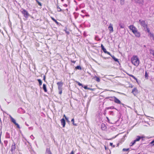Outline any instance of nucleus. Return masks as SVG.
<instances>
[{"instance_id": "f257e3e1", "label": "nucleus", "mask_w": 154, "mask_h": 154, "mask_svg": "<svg viewBox=\"0 0 154 154\" xmlns=\"http://www.w3.org/2000/svg\"><path fill=\"white\" fill-rule=\"evenodd\" d=\"M129 28L131 30L132 32L134 33L136 37H139L140 36V32L137 31V29L134 25H130L129 26Z\"/></svg>"}, {"instance_id": "f03ea898", "label": "nucleus", "mask_w": 154, "mask_h": 154, "mask_svg": "<svg viewBox=\"0 0 154 154\" xmlns=\"http://www.w3.org/2000/svg\"><path fill=\"white\" fill-rule=\"evenodd\" d=\"M132 63L135 66H137L139 64V60L137 57L136 56H133L131 58Z\"/></svg>"}, {"instance_id": "7ed1b4c3", "label": "nucleus", "mask_w": 154, "mask_h": 154, "mask_svg": "<svg viewBox=\"0 0 154 154\" xmlns=\"http://www.w3.org/2000/svg\"><path fill=\"white\" fill-rule=\"evenodd\" d=\"M22 14L23 15V16L26 18H27L28 17L30 16V15L28 12L24 9H22V11H21Z\"/></svg>"}, {"instance_id": "20e7f679", "label": "nucleus", "mask_w": 154, "mask_h": 154, "mask_svg": "<svg viewBox=\"0 0 154 154\" xmlns=\"http://www.w3.org/2000/svg\"><path fill=\"white\" fill-rule=\"evenodd\" d=\"M139 22L140 25L143 27L144 29H145V28H146L148 26L147 24L145 23L144 20H140Z\"/></svg>"}, {"instance_id": "39448f33", "label": "nucleus", "mask_w": 154, "mask_h": 154, "mask_svg": "<svg viewBox=\"0 0 154 154\" xmlns=\"http://www.w3.org/2000/svg\"><path fill=\"white\" fill-rule=\"evenodd\" d=\"M16 149V144L13 142L11 146V152L12 154H13L15 152V150Z\"/></svg>"}, {"instance_id": "423d86ee", "label": "nucleus", "mask_w": 154, "mask_h": 154, "mask_svg": "<svg viewBox=\"0 0 154 154\" xmlns=\"http://www.w3.org/2000/svg\"><path fill=\"white\" fill-rule=\"evenodd\" d=\"M119 29H120V28L123 29L125 28V26L124 24L122 21L120 20L119 22Z\"/></svg>"}, {"instance_id": "0eeeda50", "label": "nucleus", "mask_w": 154, "mask_h": 154, "mask_svg": "<svg viewBox=\"0 0 154 154\" xmlns=\"http://www.w3.org/2000/svg\"><path fill=\"white\" fill-rule=\"evenodd\" d=\"M57 84L58 86V90L62 89V87L63 85V83L62 82H57Z\"/></svg>"}, {"instance_id": "6e6552de", "label": "nucleus", "mask_w": 154, "mask_h": 154, "mask_svg": "<svg viewBox=\"0 0 154 154\" xmlns=\"http://www.w3.org/2000/svg\"><path fill=\"white\" fill-rule=\"evenodd\" d=\"M143 138L144 137L143 136H137V138L134 140L136 142L139 141L140 140H141L142 141H143L144 140Z\"/></svg>"}, {"instance_id": "1a4fd4ad", "label": "nucleus", "mask_w": 154, "mask_h": 154, "mask_svg": "<svg viewBox=\"0 0 154 154\" xmlns=\"http://www.w3.org/2000/svg\"><path fill=\"white\" fill-rule=\"evenodd\" d=\"M138 90L136 88H134L132 90V93L134 96H136L138 94Z\"/></svg>"}, {"instance_id": "9d476101", "label": "nucleus", "mask_w": 154, "mask_h": 154, "mask_svg": "<svg viewBox=\"0 0 154 154\" xmlns=\"http://www.w3.org/2000/svg\"><path fill=\"white\" fill-rule=\"evenodd\" d=\"M113 101L115 102V103L118 104H121V102L120 101L118 98H117L116 97H114V100H113Z\"/></svg>"}, {"instance_id": "9b49d317", "label": "nucleus", "mask_w": 154, "mask_h": 154, "mask_svg": "<svg viewBox=\"0 0 154 154\" xmlns=\"http://www.w3.org/2000/svg\"><path fill=\"white\" fill-rule=\"evenodd\" d=\"M18 112L20 113H25V111L22 108H19L18 109Z\"/></svg>"}, {"instance_id": "f8f14e48", "label": "nucleus", "mask_w": 154, "mask_h": 154, "mask_svg": "<svg viewBox=\"0 0 154 154\" xmlns=\"http://www.w3.org/2000/svg\"><path fill=\"white\" fill-rule=\"evenodd\" d=\"M60 121L61 125L63 126V128L64 127L66 124V122L65 119L64 118H63L60 120Z\"/></svg>"}, {"instance_id": "ddd939ff", "label": "nucleus", "mask_w": 154, "mask_h": 154, "mask_svg": "<svg viewBox=\"0 0 154 154\" xmlns=\"http://www.w3.org/2000/svg\"><path fill=\"white\" fill-rule=\"evenodd\" d=\"M135 2L140 5H143V0H135Z\"/></svg>"}, {"instance_id": "4468645a", "label": "nucleus", "mask_w": 154, "mask_h": 154, "mask_svg": "<svg viewBox=\"0 0 154 154\" xmlns=\"http://www.w3.org/2000/svg\"><path fill=\"white\" fill-rule=\"evenodd\" d=\"M108 29L110 31V32H113V28L112 27V25L110 23L108 27Z\"/></svg>"}, {"instance_id": "2eb2a0df", "label": "nucleus", "mask_w": 154, "mask_h": 154, "mask_svg": "<svg viewBox=\"0 0 154 154\" xmlns=\"http://www.w3.org/2000/svg\"><path fill=\"white\" fill-rule=\"evenodd\" d=\"M101 128L103 130H105L106 128V126L105 124L102 123L101 125Z\"/></svg>"}, {"instance_id": "dca6fc26", "label": "nucleus", "mask_w": 154, "mask_h": 154, "mask_svg": "<svg viewBox=\"0 0 154 154\" xmlns=\"http://www.w3.org/2000/svg\"><path fill=\"white\" fill-rule=\"evenodd\" d=\"M10 118L11 119V122L14 123V124L16 123V120L13 118L11 116H10Z\"/></svg>"}, {"instance_id": "f3484780", "label": "nucleus", "mask_w": 154, "mask_h": 154, "mask_svg": "<svg viewBox=\"0 0 154 154\" xmlns=\"http://www.w3.org/2000/svg\"><path fill=\"white\" fill-rule=\"evenodd\" d=\"M43 89L44 90L45 92H47V89L46 88V85L45 84H44L43 85Z\"/></svg>"}, {"instance_id": "a211bd4d", "label": "nucleus", "mask_w": 154, "mask_h": 154, "mask_svg": "<svg viewBox=\"0 0 154 154\" xmlns=\"http://www.w3.org/2000/svg\"><path fill=\"white\" fill-rule=\"evenodd\" d=\"M111 57H112V58L116 62H118V63H119V64H120V63H119V62L118 60V59H117L114 56H111Z\"/></svg>"}, {"instance_id": "6ab92c4d", "label": "nucleus", "mask_w": 154, "mask_h": 154, "mask_svg": "<svg viewBox=\"0 0 154 154\" xmlns=\"http://www.w3.org/2000/svg\"><path fill=\"white\" fill-rule=\"evenodd\" d=\"M101 47L102 49L103 50V52L105 53L107 51L106 49L104 48V46L102 44L101 45Z\"/></svg>"}, {"instance_id": "aec40b11", "label": "nucleus", "mask_w": 154, "mask_h": 154, "mask_svg": "<svg viewBox=\"0 0 154 154\" xmlns=\"http://www.w3.org/2000/svg\"><path fill=\"white\" fill-rule=\"evenodd\" d=\"M148 35L151 38H152V39L154 41V36L153 34L151 32Z\"/></svg>"}, {"instance_id": "412c9836", "label": "nucleus", "mask_w": 154, "mask_h": 154, "mask_svg": "<svg viewBox=\"0 0 154 154\" xmlns=\"http://www.w3.org/2000/svg\"><path fill=\"white\" fill-rule=\"evenodd\" d=\"M106 109H115L116 110L118 111H119L118 109H117L116 108H115L114 106H110V107H107V108H106Z\"/></svg>"}, {"instance_id": "4be33fe9", "label": "nucleus", "mask_w": 154, "mask_h": 154, "mask_svg": "<svg viewBox=\"0 0 154 154\" xmlns=\"http://www.w3.org/2000/svg\"><path fill=\"white\" fill-rule=\"evenodd\" d=\"M5 137L6 138H10V136L9 133L8 132H7L5 135Z\"/></svg>"}, {"instance_id": "5701e85b", "label": "nucleus", "mask_w": 154, "mask_h": 154, "mask_svg": "<svg viewBox=\"0 0 154 154\" xmlns=\"http://www.w3.org/2000/svg\"><path fill=\"white\" fill-rule=\"evenodd\" d=\"M46 153L47 154H52L49 149L47 148L46 150Z\"/></svg>"}, {"instance_id": "b1692460", "label": "nucleus", "mask_w": 154, "mask_h": 154, "mask_svg": "<svg viewBox=\"0 0 154 154\" xmlns=\"http://www.w3.org/2000/svg\"><path fill=\"white\" fill-rule=\"evenodd\" d=\"M94 79L95 78L96 80L98 82H99L100 81V79L99 78L96 76H95L94 77Z\"/></svg>"}, {"instance_id": "393cba45", "label": "nucleus", "mask_w": 154, "mask_h": 154, "mask_svg": "<svg viewBox=\"0 0 154 154\" xmlns=\"http://www.w3.org/2000/svg\"><path fill=\"white\" fill-rule=\"evenodd\" d=\"M149 51L150 54H152L154 57V50L152 49H150L149 50Z\"/></svg>"}, {"instance_id": "a878e982", "label": "nucleus", "mask_w": 154, "mask_h": 154, "mask_svg": "<svg viewBox=\"0 0 154 154\" xmlns=\"http://www.w3.org/2000/svg\"><path fill=\"white\" fill-rule=\"evenodd\" d=\"M74 17L75 19H76L78 17L79 15V14L78 13L74 12Z\"/></svg>"}, {"instance_id": "bb28decb", "label": "nucleus", "mask_w": 154, "mask_h": 154, "mask_svg": "<svg viewBox=\"0 0 154 154\" xmlns=\"http://www.w3.org/2000/svg\"><path fill=\"white\" fill-rule=\"evenodd\" d=\"M136 142L134 140L133 141L131 142L130 143V146H132L134 145L135 143Z\"/></svg>"}, {"instance_id": "cd10ccee", "label": "nucleus", "mask_w": 154, "mask_h": 154, "mask_svg": "<svg viewBox=\"0 0 154 154\" xmlns=\"http://www.w3.org/2000/svg\"><path fill=\"white\" fill-rule=\"evenodd\" d=\"M52 19L53 20L54 22H55V23L58 25L59 24V23L56 20H55V19H54V18L52 17Z\"/></svg>"}, {"instance_id": "c85d7f7f", "label": "nucleus", "mask_w": 154, "mask_h": 154, "mask_svg": "<svg viewBox=\"0 0 154 154\" xmlns=\"http://www.w3.org/2000/svg\"><path fill=\"white\" fill-rule=\"evenodd\" d=\"M144 29L149 34L151 32L150 31L148 27V26L146 28H145V29Z\"/></svg>"}, {"instance_id": "c756f323", "label": "nucleus", "mask_w": 154, "mask_h": 154, "mask_svg": "<svg viewBox=\"0 0 154 154\" xmlns=\"http://www.w3.org/2000/svg\"><path fill=\"white\" fill-rule=\"evenodd\" d=\"M129 76L132 77L134 79L137 81V79L133 75H128Z\"/></svg>"}, {"instance_id": "7c9ffc66", "label": "nucleus", "mask_w": 154, "mask_h": 154, "mask_svg": "<svg viewBox=\"0 0 154 154\" xmlns=\"http://www.w3.org/2000/svg\"><path fill=\"white\" fill-rule=\"evenodd\" d=\"M145 78H146V79H148V74L146 71L145 72Z\"/></svg>"}, {"instance_id": "2f4dec72", "label": "nucleus", "mask_w": 154, "mask_h": 154, "mask_svg": "<svg viewBox=\"0 0 154 154\" xmlns=\"http://www.w3.org/2000/svg\"><path fill=\"white\" fill-rule=\"evenodd\" d=\"M37 81L38 82L39 85H42V80L40 79H38Z\"/></svg>"}, {"instance_id": "473e14b6", "label": "nucleus", "mask_w": 154, "mask_h": 154, "mask_svg": "<svg viewBox=\"0 0 154 154\" xmlns=\"http://www.w3.org/2000/svg\"><path fill=\"white\" fill-rule=\"evenodd\" d=\"M115 96H112V97H109V100L110 101H113V100H114V97H115Z\"/></svg>"}, {"instance_id": "72a5a7b5", "label": "nucleus", "mask_w": 154, "mask_h": 154, "mask_svg": "<svg viewBox=\"0 0 154 154\" xmlns=\"http://www.w3.org/2000/svg\"><path fill=\"white\" fill-rule=\"evenodd\" d=\"M149 145L152 146H154V140L149 143Z\"/></svg>"}, {"instance_id": "f704fd0d", "label": "nucleus", "mask_w": 154, "mask_h": 154, "mask_svg": "<svg viewBox=\"0 0 154 154\" xmlns=\"http://www.w3.org/2000/svg\"><path fill=\"white\" fill-rule=\"evenodd\" d=\"M57 9L58 11L60 12L62 11L61 9L58 6H57Z\"/></svg>"}, {"instance_id": "c9c22d12", "label": "nucleus", "mask_w": 154, "mask_h": 154, "mask_svg": "<svg viewBox=\"0 0 154 154\" xmlns=\"http://www.w3.org/2000/svg\"><path fill=\"white\" fill-rule=\"evenodd\" d=\"M120 3L122 5H123L125 3L124 0H120Z\"/></svg>"}, {"instance_id": "e433bc0d", "label": "nucleus", "mask_w": 154, "mask_h": 154, "mask_svg": "<svg viewBox=\"0 0 154 154\" xmlns=\"http://www.w3.org/2000/svg\"><path fill=\"white\" fill-rule=\"evenodd\" d=\"M75 69H76L81 70L82 69V68L81 66H78L75 67Z\"/></svg>"}, {"instance_id": "4c0bfd02", "label": "nucleus", "mask_w": 154, "mask_h": 154, "mask_svg": "<svg viewBox=\"0 0 154 154\" xmlns=\"http://www.w3.org/2000/svg\"><path fill=\"white\" fill-rule=\"evenodd\" d=\"M95 39L96 40H97V41H100V39L99 38V37L98 36H96L95 37Z\"/></svg>"}, {"instance_id": "58836bf2", "label": "nucleus", "mask_w": 154, "mask_h": 154, "mask_svg": "<svg viewBox=\"0 0 154 154\" xmlns=\"http://www.w3.org/2000/svg\"><path fill=\"white\" fill-rule=\"evenodd\" d=\"M71 122H72V124L75 126H77V124L74 123V119H72L71 120Z\"/></svg>"}, {"instance_id": "ea45409f", "label": "nucleus", "mask_w": 154, "mask_h": 154, "mask_svg": "<svg viewBox=\"0 0 154 154\" xmlns=\"http://www.w3.org/2000/svg\"><path fill=\"white\" fill-rule=\"evenodd\" d=\"M109 114L110 115H112V116H113L114 115V112L113 111H109Z\"/></svg>"}, {"instance_id": "a19ab883", "label": "nucleus", "mask_w": 154, "mask_h": 154, "mask_svg": "<svg viewBox=\"0 0 154 154\" xmlns=\"http://www.w3.org/2000/svg\"><path fill=\"white\" fill-rule=\"evenodd\" d=\"M76 82L78 83V85L79 86H82V87H83V85H82V84L81 83H80L79 82Z\"/></svg>"}, {"instance_id": "79ce46f5", "label": "nucleus", "mask_w": 154, "mask_h": 154, "mask_svg": "<svg viewBox=\"0 0 154 154\" xmlns=\"http://www.w3.org/2000/svg\"><path fill=\"white\" fill-rule=\"evenodd\" d=\"M129 149V148L126 149V148H123L122 149V151H128Z\"/></svg>"}, {"instance_id": "37998d69", "label": "nucleus", "mask_w": 154, "mask_h": 154, "mask_svg": "<svg viewBox=\"0 0 154 154\" xmlns=\"http://www.w3.org/2000/svg\"><path fill=\"white\" fill-rule=\"evenodd\" d=\"M8 143V141L7 140H5L4 141V143L5 146H6Z\"/></svg>"}, {"instance_id": "c03bdc74", "label": "nucleus", "mask_w": 154, "mask_h": 154, "mask_svg": "<svg viewBox=\"0 0 154 154\" xmlns=\"http://www.w3.org/2000/svg\"><path fill=\"white\" fill-rule=\"evenodd\" d=\"M15 125L17 126V127L18 128H20V127L19 126V125L17 123L15 124Z\"/></svg>"}, {"instance_id": "a18cd8bd", "label": "nucleus", "mask_w": 154, "mask_h": 154, "mask_svg": "<svg viewBox=\"0 0 154 154\" xmlns=\"http://www.w3.org/2000/svg\"><path fill=\"white\" fill-rule=\"evenodd\" d=\"M59 90V94H61L62 93V89L58 90Z\"/></svg>"}, {"instance_id": "49530a36", "label": "nucleus", "mask_w": 154, "mask_h": 154, "mask_svg": "<svg viewBox=\"0 0 154 154\" xmlns=\"http://www.w3.org/2000/svg\"><path fill=\"white\" fill-rule=\"evenodd\" d=\"M85 4H82L80 6V8H84L85 7Z\"/></svg>"}, {"instance_id": "de8ad7c7", "label": "nucleus", "mask_w": 154, "mask_h": 154, "mask_svg": "<svg viewBox=\"0 0 154 154\" xmlns=\"http://www.w3.org/2000/svg\"><path fill=\"white\" fill-rule=\"evenodd\" d=\"M36 2L39 5H40V6H42V4L40 2H39L38 1L37 2Z\"/></svg>"}, {"instance_id": "09e8293b", "label": "nucleus", "mask_w": 154, "mask_h": 154, "mask_svg": "<svg viewBox=\"0 0 154 154\" xmlns=\"http://www.w3.org/2000/svg\"><path fill=\"white\" fill-rule=\"evenodd\" d=\"M110 146H112L113 147H115V145H113L112 143H110Z\"/></svg>"}, {"instance_id": "8fccbe9b", "label": "nucleus", "mask_w": 154, "mask_h": 154, "mask_svg": "<svg viewBox=\"0 0 154 154\" xmlns=\"http://www.w3.org/2000/svg\"><path fill=\"white\" fill-rule=\"evenodd\" d=\"M85 89H90V88H88L87 86H85L84 87H83Z\"/></svg>"}, {"instance_id": "3c124183", "label": "nucleus", "mask_w": 154, "mask_h": 154, "mask_svg": "<svg viewBox=\"0 0 154 154\" xmlns=\"http://www.w3.org/2000/svg\"><path fill=\"white\" fill-rule=\"evenodd\" d=\"M45 79H46V76L44 75V76H43V80L45 82H46Z\"/></svg>"}, {"instance_id": "603ef678", "label": "nucleus", "mask_w": 154, "mask_h": 154, "mask_svg": "<svg viewBox=\"0 0 154 154\" xmlns=\"http://www.w3.org/2000/svg\"><path fill=\"white\" fill-rule=\"evenodd\" d=\"M105 53L108 54L109 55H110L111 57V56H112L111 54H110V53L109 52L107 51Z\"/></svg>"}, {"instance_id": "864d4df0", "label": "nucleus", "mask_w": 154, "mask_h": 154, "mask_svg": "<svg viewBox=\"0 0 154 154\" xmlns=\"http://www.w3.org/2000/svg\"><path fill=\"white\" fill-rule=\"evenodd\" d=\"M30 137L31 138V139H32V140H33L34 139V137L32 135L30 136Z\"/></svg>"}, {"instance_id": "5fc2aeb1", "label": "nucleus", "mask_w": 154, "mask_h": 154, "mask_svg": "<svg viewBox=\"0 0 154 154\" xmlns=\"http://www.w3.org/2000/svg\"><path fill=\"white\" fill-rule=\"evenodd\" d=\"M2 132L1 131V133H0V142L1 143H2V142H1V135H2Z\"/></svg>"}, {"instance_id": "6e6d98bb", "label": "nucleus", "mask_w": 154, "mask_h": 154, "mask_svg": "<svg viewBox=\"0 0 154 154\" xmlns=\"http://www.w3.org/2000/svg\"><path fill=\"white\" fill-rule=\"evenodd\" d=\"M80 16L82 17L83 18H84L85 17V16H86V15H83L82 14H81L80 15Z\"/></svg>"}, {"instance_id": "4d7b16f0", "label": "nucleus", "mask_w": 154, "mask_h": 154, "mask_svg": "<svg viewBox=\"0 0 154 154\" xmlns=\"http://www.w3.org/2000/svg\"><path fill=\"white\" fill-rule=\"evenodd\" d=\"M70 154H74V152L73 151H72Z\"/></svg>"}, {"instance_id": "13d9d810", "label": "nucleus", "mask_w": 154, "mask_h": 154, "mask_svg": "<svg viewBox=\"0 0 154 154\" xmlns=\"http://www.w3.org/2000/svg\"><path fill=\"white\" fill-rule=\"evenodd\" d=\"M81 11L83 13H85V11L84 10H82Z\"/></svg>"}, {"instance_id": "bf43d9fd", "label": "nucleus", "mask_w": 154, "mask_h": 154, "mask_svg": "<svg viewBox=\"0 0 154 154\" xmlns=\"http://www.w3.org/2000/svg\"><path fill=\"white\" fill-rule=\"evenodd\" d=\"M29 129L31 130H32L33 129V128L32 127H30L29 128Z\"/></svg>"}, {"instance_id": "052dcab7", "label": "nucleus", "mask_w": 154, "mask_h": 154, "mask_svg": "<svg viewBox=\"0 0 154 154\" xmlns=\"http://www.w3.org/2000/svg\"><path fill=\"white\" fill-rule=\"evenodd\" d=\"M66 119L67 121H68V118H67V117H65V118Z\"/></svg>"}, {"instance_id": "680f3d73", "label": "nucleus", "mask_w": 154, "mask_h": 154, "mask_svg": "<svg viewBox=\"0 0 154 154\" xmlns=\"http://www.w3.org/2000/svg\"><path fill=\"white\" fill-rule=\"evenodd\" d=\"M5 74H7L8 75L9 73V72H7L6 71H5Z\"/></svg>"}, {"instance_id": "e2e57ef3", "label": "nucleus", "mask_w": 154, "mask_h": 154, "mask_svg": "<svg viewBox=\"0 0 154 154\" xmlns=\"http://www.w3.org/2000/svg\"><path fill=\"white\" fill-rule=\"evenodd\" d=\"M109 97H106V98H105V99H109Z\"/></svg>"}, {"instance_id": "0e129e2a", "label": "nucleus", "mask_w": 154, "mask_h": 154, "mask_svg": "<svg viewBox=\"0 0 154 154\" xmlns=\"http://www.w3.org/2000/svg\"><path fill=\"white\" fill-rule=\"evenodd\" d=\"M64 6L66 7H67V5H66V4H64Z\"/></svg>"}, {"instance_id": "69168bd1", "label": "nucleus", "mask_w": 154, "mask_h": 154, "mask_svg": "<svg viewBox=\"0 0 154 154\" xmlns=\"http://www.w3.org/2000/svg\"><path fill=\"white\" fill-rule=\"evenodd\" d=\"M106 118H107V119L108 121H109V119L108 118V117H106Z\"/></svg>"}, {"instance_id": "338daca9", "label": "nucleus", "mask_w": 154, "mask_h": 154, "mask_svg": "<svg viewBox=\"0 0 154 154\" xmlns=\"http://www.w3.org/2000/svg\"><path fill=\"white\" fill-rule=\"evenodd\" d=\"M25 124H26V125H27V126H29V125L28 124H26V123H25Z\"/></svg>"}, {"instance_id": "774afa93", "label": "nucleus", "mask_w": 154, "mask_h": 154, "mask_svg": "<svg viewBox=\"0 0 154 154\" xmlns=\"http://www.w3.org/2000/svg\"><path fill=\"white\" fill-rule=\"evenodd\" d=\"M120 104H121V105H122L123 106H124V104L123 103H121Z\"/></svg>"}]
</instances>
